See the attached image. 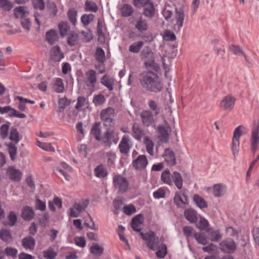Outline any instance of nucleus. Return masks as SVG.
I'll list each match as a JSON object with an SVG mask.
<instances>
[{"instance_id": "obj_63", "label": "nucleus", "mask_w": 259, "mask_h": 259, "mask_svg": "<svg viewBox=\"0 0 259 259\" xmlns=\"http://www.w3.org/2000/svg\"><path fill=\"white\" fill-rule=\"evenodd\" d=\"M70 104V102L68 101L67 98H63L60 99L59 100V108L58 111L59 112H62L65 108Z\"/></svg>"}, {"instance_id": "obj_55", "label": "nucleus", "mask_w": 259, "mask_h": 259, "mask_svg": "<svg viewBox=\"0 0 259 259\" xmlns=\"http://www.w3.org/2000/svg\"><path fill=\"white\" fill-rule=\"evenodd\" d=\"M78 36L75 33H71L67 38V44L70 46H73L78 43Z\"/></svg>"}, {"instance_id": "obj_49", "label": "nucleus", "mask_w": 259, "mask_h": 259, "mask_svg": "<svg viewBox=\"0 0 259 259\" xmlns=\"http://www.w3.org/2000/svg\"><path fill=\"white\" fill-rule=\"evenodd\" d=\"M103 247L97 244H93L90 247L91 252L95 255L100 256L103 253Z\"/></svg>"}, {"instance_id": "obj_7", "label": "nucleus", "mask_w": 259, "mask_h": 259, "mask_svg": "<svg viewBox=\"0 0 259 259\" xmlns=\"http://www.w3.org/2000/svg\"><path fill=\"white\" fill-rule=\"evenodd\" d=\"M250 148L253 153L259 148V122L254 121L250 140Z\"/></svg>"}, {"instance_id": "obj_32", "label": "nucleus", "mask_w": 259, "mask_h": 259, "mask_svg": "<svg viewBox=\"0 0 259 259\" xmlns=\"http://www.w3.org/2000/svg\"><path fill=\"white\" fill-rule=\"evenodd\" d=\"M135 27L140 31H146L148 29V25L146 21L140 16L135 24Z\"/></svg>"}, {"instance_id": "obj_56", "label": "nucleus", "mask_w": 259, "mask_h": 259, "mask_svg": "<svg viewBox=\"0 0 259 259\" xmlns=\"http://www.w3.org/2000/svg\"><path fill=\"white\" fill-rule=\"evenodd\" d=\"M35 208L36 210H39L41 211H44L46 209L45 202L41 200L37 196H36V200L35 201Z\"/></svg>"}, {"instance_id": "obj_26", "label": "nucleus", "mask_w": 259, "mask_h": 259, "mask_svg": "<svg viewBox=\"0 0 259 259\" xmlns=\"http://www.w3.org/2000/svg\"><path fill=\"white\" fill-rule=\"evenodd\" d=\"M186 219L191 223H196L198 220L197 212L191 208L187 209L184 211Z\"/></svg>"}, {"instance_id": "obj_15", "label": "nucleus", "mask_w": 259, "mask_h": 259, "mask_svg": "<svg viewBox=\"0 0 259 259\" xmlns=\"http://www.w3.org/2000/svg\"><path fill=\"white\" fill-rule=\"evenodd\" d=\"M236 100V98L232 96H226L222 100L220 106L225 110L231 111L234 108Z\"/></svg>"}, {"instance_id": "obj_39", "label": "nucleus", "mask_w": 259, "mask_h": 259, "mask_svg": "<svg viewBox=\"0 0 259 259\" xmlns=\"http://www.w3.org/2000/svg\"><path fill=\"white\" fill-rule=\"evenodd\" d=\"M58 27L60 35L62 37L66 36L70 30L69 25L67 22H62L60 23Z\"/></svg>"}, {"instance_id": "obj_17", "label": "nucleus", "mask_w": 259, "mask_h": 259, "mask_svg": "<svg viewBox=\"0 0 259 259\" xmlns=\"http://www.w3.org/2000/svg\"><path fill=\"white\" fill-rule=\"evenodd\" d=\"M184 13L182 9H176L175 19L176 23L174 26V30L176 32L180 31L181 28L183 26L184 20Z\"/></svg>"}, {"instance_id": "obj_38", "label": "nucleus", "mask_w": 259, "mask_h": 259, "mask_svg": "<svg viewBox=\"0 0 259 259\" xmlns=\"http://www.w3.org/2000/svg\"><path fill=\"white\" fill-rule=\"evenodd\" d=\"M53 89L56 92L58 93L63 92L64 90V85L62 79L60 78H57L55 79L53 86Z\"/></svg>"}, {"instance_id": "obj_2", "label": "nucleus", "mask_w": 259, "mask_h": 259, "mask_svg": "<svg viewBox=\"0 0 259 259\" xmlns=\"http://www.w3.org/2000/svg\"><path fill=\"white\" fill-rule=\"evenodd\" d=\"M140 82L143 88L151 92H159L163 89V85L159 81L158 75L152 71L143 73Z\"/></svg>"}, {"instance_id": "obj_13", "label": "nucleus", "mask_w": 259, "mask_h": 259, "mask_svg": "<svg viewBox=\"0 0 259 259\" xmlns=\"http://www.w3.org/2000/svg\"><path fill=\"white\" fill-rule=\"evenodd\" d=\"M131 147L132 145L130 137L127 136H123L118 146L120 153L125 155H128Z\"/></svg>"}, {"instance_id": "obj_54", "label": "nucleus", "mask_w": 259, "mask_h": 259, "mask_svg": "<svg viewBox=\"0 0 259 259\" xmlns=\"http://www.w3.org/2000/svg\"><path fill=\"white\" fill-rule=\"evenodd\" d=\"M85 10L86 11L96 12L98 11V6L94 2L87 1L85 3Z\"/></svg>"}, {"instance_id": "obj_11", "label": "nucleus", "mask_w": 259, "mask_h": 259, "mask_svg": "<svg viewBox=\"0 0 259 259\" xmlns=\"http://www.w3.org/2000/svg\"><path fill=\"white\" fill-rule=\"evenodd\" d=\"M84 82L89 88H94L97 82L96 72L92 69L89 70L85 73Z\"/></svg>"}, {"instance_id": "obj_46", "label": "nucleus", "mask_w": 259, "mask_h": 259, "mask_svg": "<svg viewBox=\"0 0 259 259\" xmlns=\"http://www.w3.org/2000/svg\"><path fill=\"white\" fill-rule=\"evenodd\" d=\"M144 45L142 41L133 43L129 47V51L133 53H138Z\"/></svg>"}, {"instance_id": "obj_53", "label": "nucleus", "mask_w": 259, "mask_h": 259, "mask_svg": "<svg viewBox=\"0 0 259 259\" xmlns=\"http://www.w3.org/2000/svg\"><path fill=\"white\" fill-rule=\"evenodd\" d=\"M10 125V123L7 122L6 124L2 125L0 128L1 136L3 139H6L8 136Z\"/></svg>"}, {"instance_id": "obj_3", "label": "nucleus", "mask_w": 259, "mask_h": 259, "mask_svg": "<svg viewBox=\"0 0 259 259\" xmlns=\"http://www.w3.org/2000/svg\"><path fill=\"white\" fill-rule=\"evenodd\" d=\"M140 58L144 61L145 66L147 68H153L156 71L159 70V67L155 62L154 53L149 47H144L140 53Z\"/></svg>"}, {"instance_id": "obj_25", "label": "nucleus", "mask_w": 259, "mask_h": 259, "mask_svg": "<svg viewBox=\"0 0 259 259\" xmlns=\"http://www.w3.org/2000/svg\"><path fill=\"white\" fill-rule=\"evenodd\" d=\"M101 83L106 87L109 91L113 90L114 79L107 74L104 75L101 79Z\"/></svg>"}, {"instance_id": "obj_45", "label": "nucleus", "mask_w": 259, "mask_h": 259, "mask_svg": "<svg viewBox=\"0 0 259 259\" xmlns=\"http://www.w3.org/2000/svg\"><path fill=\"white\" fill-rule=\"evenodd\" d=\"M197 228L200 230H205L206 232L208 230L209 223L208 221L203 217L200 218L199 222L196 225Z\"/></svg>"}, {"instance_id": "obj_23", "label": "nucleus", "mask_w": 259, "mask_h": 259, "mask_svg": "<svg viewBox=\"0 0 259 259\" xmlns=\"http://www.w3.org/2000/svg\"><path fill=\"white\" fill-rule=\"evenodd\" d=\"M165 161L170 166H174L176 163V156L174 152L169 149H166L163 153Z\"/></svg>"}, {"instance_id": "obj_31", "label": "nucleus", "mask_w": 259, "mask_h": 259, "mask_svg": "<svg viewBox=\"0 0 259 259\" xmlns=\"http://www.w3.org/2000/svg\"><path fill=\"white\" fill-rule=\"evenodd\" d=\"M119 10L121 16L125 17L131 16L134 12L132 6L128 4L122 5Z\"/></svg>"}, {"instance_id": "obj_29", "label": "nucleus", "mask_w": 259, "mask_h": 259, "mask_svg": "<svg viewBox=\"0 0 259 259\" xmlns=\"http://www.w3.org/2000/svg\"><path fill=\"white\" fill-rule=\"evenodd\" d=\"M22 244L25 249L33 250L35 245V240L31 236L26 237L22 239Z\"/></svg>"}, {"instance_id": "obj_8", "label": "nucleus", "mask_w": 259, "mask_h": 259, "mask_svg": "<svg viewBox=\"0 0 259 259\" xmlns=\"http://www.w3.org/2000/svg\"><path fill=\"white\" fill-rule=\"evenodd\" d=\"M89 202L87 200H83L78 203H74L69 208V216L72 218L78 217L80 213L85 210Z\"/></svg>"}, {"instance_id": "obj_47", "label": "nucleus", "mask_w": 259, "mask_h": 259, "mask_svg": "<svg viewBox=\"0 0 259 259\" xmlns=\"http://www.w3.org/2000/svg\"><path fill=\"white\" fill-rule=\"evenodd\" d=\"M8 150L10 156L11 160L15 161L16 155L17 152V148L13 143H10L8 145Z\"/></svg>"}, {"instance_id": "obj_34", "label": "nucleus", "mask_w": 259, "mask_h": 259, "mask_svg": "<svg viewBox=\"0 0 259 259\" xmlns=\"http://www.w3.org/2000/svg\"><path fill=\"white\" fill-rule=\"evenodd\" d=\"M172 181L177 187V188L179 190L181 189L183 187V179L177 171H174L171 175Z\"/></svg>"}, {"instance_id": "obj_40", "label": "nucleus", "mask_w": 259, "mask_h": 259, "mask_svg": "<svg viewBox=\"0 0 259 259\" xmlns=\"http://www.w3.org/2000/svg\"><path fill=\"white\" fill-rule=\"evenodd\" d=\"M230 50L236 55H242L246 62H248V58L246 54L244 53L243 50L241 49V48L239 46L236 45H232L230 47Z\"/></svg>"}, {"instance_id": "obj_51", "label": "nucleus", "mask_w": 259, "mask_h": 259, "mask_svg": "<svg viewBox=\"0 0 259 259\" xmlns=\"http://www.w3.org/2000/svg\"><path fill=\"white\" fill-rule=\"evenodd\" d=\"M95 56L96 59L99 62L103 63L105 61V52L101 48L98 47L96 49Z\"/></svg>"}, {"instance_id": "obj_64", "label": "nucleus", "mask_w": 259, "mask_h": 259, "mask_svg": "<svg viewBox=\"0 0 259 259\" xmlns=\"http://www.w3.org/2000/svg\"><path fill=\"white\" fill-rule=\"evenodd\" d=\"M174 203L179 207H182L183 205L186 204V202L182 199L181 195L178 192L176 193L175 196L174 198Z\"/></svg>"}, {"instance_id": "obj_35", "label": "nucleus", "mask_w": 259, "mask_h": 259, "mask_svg": "<svg viewBox=\"0 0 259 259\" xmlns=\"http://www.w3.org/2000/svg\"><path fill=\"white\" fill-rule=\"evenodd\" d=\"M143 142L146 146L147 152L152 156L154 153V143L153 141L148 136H146L144 137Z\"/></svg>"}, {"instance_id": "obj_50", "label": "nucleus", "mask_w": 259, "mask_h": 259, "mask_svg": "<svg viewBox=\"0 0 259 259\" xmlns=\"http://www.w3.org/2000/svg\"><path fill=\"white\" fill-rule=\"evenodd\" d=\"M99 125L100 123L96 122L91 130L92 135H93L98 141H100L102 139V138L100 137L101 132L99 128Z\"/></svg>"}, {"instance_id": "obj_52", "label": "nucleus", "mask_w": 259, "mask_h": 259, "mask_svg": "<svg viewBox=\"0 0 259 259\" xmlns=\"http://www.w3.org/2000/svg\"><path fill=\"white\" fill-rule=\"evenodd\" d=\"M148 105L150 109L153 111L155 116L157 115L160 113V109L155 101L152 100H149Z\"/></svg>"}, {"instance_id": "obj_62", "label": "nucleus", "mask_w": 259, "mask_h": 259, "mask_svg": "<svg viewBox=\"0 0 259 259\" xmlns=\"http://www.w3.org/2000/svg\"><path fill=\"white\" fill-rule=\"evenodd\" d=\"M0 8L5 11H9L13 8V4L9 0H0Z\"/></svg>"}, {"instance_id": "obj_14", "label": "nucleus", "mask_w": 259, "mask_h": 259, "mask_svg": "<svg viewBox=\"0 0 259 259\" xmlns=\"http://www.w3.org/2000/svg\"><path fill=\"white\" fill-rule=\"evenodd\" d=\"M220 245L222 251L229 253L234 252L236 248L235 242L231 238H228L222 241Z\"/></svg>"}, {"instance_id": "obj_24", "label": "nucleus", "mask_w": 259, "mask_h": 259, "mask_svg": "<svg viewBox=\"0 0 259 259\" xmlns=\"http://www.w3.org/2000/svg\"><path fill=\"white\" fill-rule=\"evenodd\" d=\"M14 13L15 17L17 19H20L21 20L29 15V12L26 10V8L23 6L15 8L14 9Z\"/></svg>"}, {"instance_id": "obj_18", "label": "nucleus", "mask_w": 259, "mask_h": 259, "mask_svg": "<svg viewBox=\"0 0 259 259\" xmlns=\"http://www.w3.org/2000/svg\"><path fill=\"white\" fill-rule=\"evenodd\" d=\"M7 175L12 181L19 182L21 180L22 174L19 169L10 167L7 170Z\"/></svg>"}, {"instance_id": "obj_30", "label": "nucleus", "mask_w": 259, "mask_h": 259, "mask_svg": "<svg viewBox=\"0 0 259 259\" xmlns=\"http://www.w3.org/2000/svg\"><path fill=\"white\" fill-rule=\"evenodd\" d=\"M134 138L138 140H141V138L145 134V131L142 129L137 123H134L132 127Z\"/></svg>"}, {"instance_id": "obj_21", "label": "nucleus", "mask_w": 259, "mask_h": 259, "mask_svg": "<svg viewBox=\"0 0 259 259\" xmlns=\"http://www.w3.org/2000/svg\"><path fill=\"white\" fill-rule=\"evenodd\" d=\"M35 213L33 209L29 206H25L23 207L21 212V217L25 221H30L33 220Z\"/></svg>"}, {"instance_id": "obj_16", "label": "nucleus", "mask_w": 259, "mask_h": 259, "mask_svg": "<svg viewBox=\"0 0 259 259\" xmlns=\"http://www.w3.org/2000/svg\"><path fill=\"white\" fill-rule=\"evenodd\" d=\"M140 117L143 124L147 126L152 125L154 122L153 115L149 110H144L140 114Z\"/></svg>"}, {"instance_id": "obj_6", "label": "nucleus", "mask_w": 259, "mask_h": 259, "mask_svg": "<svg viewBox=\"0 0 259 259\" xmlns=\"http://www.w3.org/2000/svg\"><path fill=\"white\" fill-rule=\"evenodd\" d=\"M113 186L118 193H123L126 192L128 182L125 177L120 175L115 176L113 178Z\"/></svg>"}, {"instance_id": "obj_57", "label": "nucleus", "mask_w": 259, "mask_h": 259, "mask_svg": "<svg viewBox=\"0 0 259 259\" xmlns=\"http://www.w3.org/2000/svg\"><path fill=\"white\" fill-rule=\"evenodd\" d=\"M37 145L44 150L55 152V149L51 143H42L39 141H37Z\"/></svg>"}, {"instance_id": "obj_9", "label": "nucleus", "mask_w": 259, "mask_h": 259, "mask_svg": "<svg viewBox=\"0 0 259 259\" xmlns=\"http://www.w3.org/2000/svg\"><path fill=\"white\" fill-rule=\"evenodd\" d=\"M114 115V109L112 107H108L101 111L100 117L101 120L104 122V125L105 126H110L112 125Z\"/></svg>"}, {"instance_id": "obj_37", "label": "nucleus", "mask_w": 259, "mask_h": 259, "mask_svg": "<svg viewBox=\"0 0 259 259\" xmlns=\"http://www.w3.org/2000/svg\"><path fill=\"white\" fill-rule=\"evenodd\" d=\"M226 187L222 184H215L213 186V194L215 197H220L225 194Z\"/></svg>"}, {"instance_id": "obj_58", "label": "nucleus", "mask_w": 259, "mask_h": 259, "mask_svg": "<svg viewBox=\"0 0 259 259\" xmlns=\"http://www.w3.org/2000/svg\"><path fill=\"white\" fill-rule=\"evenodd\" d=\"M77 15V12L74 9H70L67 13L68 18L73 25H75L76 23Z\"/></svg>"}, {"instance_id": "obj_1", "label": "nucleus", "mask_w": 259, "mask_h": 259, "mask_svg": "<svg viewBox=\"0 0 259 259\" xmlns=\"http://www.w3.org/2000/svg\"><path fill=\"white\" fill-rule=\"evenodd\" d=\"M141 237L146 242L147 246L151 250H157L156 255L158 258H163L167 254V247L161 239L155 236L153 232L141 233Z\"/></svg>"}, {"instance_id": "obj_61", "label": "nucleus", "mask_w": 259, "mask_h": 259, "mask_svg": "<svg viewBox=\"0 0 259 259\" xmlns=\"http://www.w3.org/2000/svg\"><path fill=\"white\" fill-rule=\"evenodd\" d=\"M94 15L93 14H84L81 18V21L84 26H87L93 21Z\"/></svg>"}, {"instance_id": "obj_43", "label": "nucleus", "mask_w": 259, "mask_h": 259, "mask_svg": "<svg viewBox=\"0 0 259 259\" xmlns=\"http://www.w3.org/2000/svg\"><path fill=\"white\" fill-rule=\"evenodd\" d=\"M194 202L196 205L200 208H206L207 207V204L204 199L200 197L198 194H195L193 197Z\"/></svg>"}, {"instance_id": "obj_5", "label": "nucleus", "mask_w": 259, "mask_h": 259, "mask_svg": "<svg viewBox=\"0 0 259 259\" xmlns=\"http://www.w3.org/2000/svg\"><path fill=\"white\" fill-rule=\"evenodd\" d=\"M245 128L242 125H239L234 131L231 148L234 157H236L238 154L240 146L239 139L243 133V130Z\"/></svg>"}, {"instance_id": "obj_60", "label": "nucleus", "mask_w": 259, "mask_h": 259, "mask_svg": "<svg viewBox=\"0 0 259 259\" xmlns=\"http://www.w3.org/2000/svg\"><path fill=\"white\" fill-rule=\"evenodd\" d=\"M95 176L98 178H104L107 176V171L103 167L100 165L95 169Z\"/></svg>"}, {"instance_id": "obj_44", "label": "nucleus", "mask_w": 259, "mask_h": 259, "mask_svg": "<svg viewBox=\"0 0 259 259\" xmlns=\"http://www.w3.org/2000/svg\"><path fill=\"white\" fill-rule=\"evenodd\" d=\"M162 181L169 185H171L172 181L171 179V175L168 169H166L161 174V176Z\"/></svg>"}, {"instance_id": "obj_19", "label": "nucleus", "mask_w": 259, "mask_h": 259, "mask_svg": "<svg viewBox=\"0 0 259 259\" xmlns=\"http://www.w3.org/2000/svg\"><path fill=\"white\" fill-rule=\"evenodd\" d=\"M144 221L143 215L141 214L135 216L132 220L131 227L134 231L140 232Z\"/></svg>"}, {"instance_id": "obj_48", "label": "nucleus", "mask_w": 259, "mask_h": 259, "mask_svg": "<svg viewBox=\"0 0 259 259\" xmlns=\"http://www.w3.org/2000/svg\"><path fill=\"white\" fill-rule=\"evenodd\" d=\"M9 139L15 144H17L20 141L19 133L16 128H11Z\"/></svg>"}, {"instance_id": "obj_36", "label": "nucleus", "mask_w": 259, "mask_h": 259, "mask_svg": "<svg viewBox=\"0 0 259 259\" xmlns=\"http://www.w3.org/2000/svg\"><path fill=\"white\" fill-rule=\"evenodd\" d=\"M207 232H208V238L212 241L218 242L222 238V235L218 230L214 231L209 229Z\"/></svg>"}, {"instance_id": "obj_59", "label": "nucleus", "mask_w": 259, "mask_h": 259, "mask_svg": "<svg viewBox=\"0 0 259 259\" xmlns=\"http://www.w3.org/2000/svg\"><path fill=\"white\" fill-rule=\"evenodd\" d=\"M105 98L102 94H98L95 96L93 100V102L96 106H101L105 102Z\"/></svg>"}, {"instance_id": "obj_33", "label": "nucleus", "mask_w": 259, "mask_h": 259, "mask_svg": "<svg viewBox=\"0 0 259 259\" xmlns=\"http://www.w3.org/2000/svg\"><path fill=\"white\" fill-rule=\"evenodd\" d=\"M0 239L6 243H10L13 239L10 230L6 229H2L0 230Z\"/></svg>"}, {"instance_id": "obj_12", "label": "nucleus", "mask_w": 259, "mask_h": 259, "mask_svg": "<svg viewBox=\"0 0 259 259\" xmlns=\"http://www.w3.org/2000/svg\"><path fill=\"white\" fill-rule=\"evenodd\" d=\"M60 166L62 168L59 166L55 167L54 171L56 172H58L59 173L60 175L59 176H62L64 178L65 180L69 181L70 177L67 172H72L73 170L72 168L65 162H61Z\"/></svg>"}, {"instance_id": "obj_41", "label": "nucleus", "mask_w": 259, "mask_h": 259, "mask_svg": "<svg viewBox=\"0 0 259 259\" xmlns=\"http://www.w3.org/2000/svg\"><path fill=\"white\" fill-rule=\"evenodd\" d=\"M42 254L46 259H55L57 255V253L52 247H50L42 251Z\"/></svg>"}, {"instance_id": "obj_27", "label": "nucleus", "mask_w": 259, "mask_h": 259, "mask_svg": "<svg viewBox=\"0 0 259 259\" xmlns=\"http://www.w3.org/2000/svg\"><path fill=\"white\" fill-rule=\"evenodd\" d=\"M58 35L56 30L51 29L46 34V39L49 44L53 45L58 40Z\"/></svg>"}, {"instance_id": "obj_28", "label": "nucleus", "mask_w": 259, "mask_h": 259, "mask_svg": "<svg viewBox=\"0 0 259 259\" xmlns=\"http://www.w3.org/2000/svg\"><path fill=\"white\" fill-rule=\"evenodd\" d=\"M143 14L147 17L152 18L155 13L154 5L152 3H146L144 5Z\"/></svg>"}, {"instance_id": "obj_20", "label": "nucleus", "mask_w": 259, "mask_h": 259, "mask_svg": "<svg viewBox=\"0 0 259 259\" xmlns=\"http://www.w3.org/2000/svg\"><path fill=\"white\" fill-rule=\"evenodd\" d=\"M147 163L148 161L146 156L142 155H139L136 159L133 161V165L136 169L142 170L146 167Z\"/></svg>"}, {"instance_id": "obj_22", "label": "nucleus", "mask_w": 259, "mask_h": 259, "mask_svg": "<svg viewBox=\"0 0 259 259\" xmlns=\"http://www.w3.org/2000/svg\"><path fill=\"white\" fill-rule=\"evenodd\" d=\"M64 57L63 53L61 52L60 48L56 46L52 48L50 52L51 59L54 62H58Z\"/></svg>"}, {"instance_id": "obj_42", "label": "nucleus", "mask_w": 259, "mask_h": 259, "mask_svg": "<svg viewBox=\"0 0 259 259\" xmlns=\"http://www.w3.org/2000/svg\"><path fill=\"white\" fill-rule=\"evenodd\" d=\"M194 237L199 243L202 245H206L208 242V238L204 233H194Z\"/></svg>"}, {"instance_id": "obj_10", "label": "nucleus", "mask_w": 259, "mask_h": 259, "mask_svg": "<svg viewBox=\"0 0 259 259\" xmlns=\"http://www.w3.org/2000/svg\"><path fill=\"white\" fill-rule=\"evenodd\" d=\"M118 139V134L112 130H107L102 138L103 142L109 147L112 143L116 144Z\"/></svg>"}, {"instance_id": "obj_4", "label": "nucleus", "mask_w": 259, "mask_h": 259, "mask_svg": "<svg viewBox=\"0 0 259 259\" xmlns=\"http://www.w3.org/2000/svg\"><path fill=\"white\" fill-rule=\"evenodd\" d=\"M163 124H159L157 127V139L162 143H167L169 140L171 127L166 120Z\"/></svg>"}]
</instances>
